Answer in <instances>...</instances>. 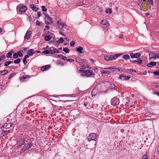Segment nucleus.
<instances>
[{
	"mask_svg": "<svg viewBox=\"0 0 159 159\" xmlns=\"http://www.w3.org/2000/svg\"><path fill=\"white\" fill-rule=\"evenodd\" d=\"M51 38H52L50 35H47L45 37L44 39L46 41H49Z\"/></svg>",
	"mask_w": 159,
	"mask_h": 159,
	"instance_id": "obj_27",
	"label": "nucleus"
},
{
	"mask_svg": "<svg viewBox=\"0 0 159 159\" xmlns=\"http://www.w3.org/2000/svg\"><path fill=\"white\" fill-rule=\"evenodd\" d=\"M130 55L132 58H137L141 56V54L139 53H131L130 54Z\"/></svg>",
	"mask_w": 159,
	"mask_h": 159,
	"instance_id": "obj_9",
	"label": "nucleus"
},
{
	"mask_svg": "<svg viewBox=\"0 0 159 159\" xmlns=\"http://www.w3.org/2000/svg\"><path fill=\"white\" fill-rule=\"evenodd\" d=\"M5 57V55H3L2 56L0 57V61H1V60L4 58Z\"/></svg>",
	"mask_w": 159,
	"mask_h": 159,
	"instance_id": "obj_50",
	"label": "nucleus"
},
{
	"mask_svg": "<svg viewBox=\"0 0 159 159\" xmlns=\"http://www.w3.org/2000/svg\"><path fill=\"white\" fill-rule=\"evenodd\" d=\"M43 53L45 54H48L49 53V50H46L43 51Z\"/></svg>",
	"mask_w": 159,
	"mask_h": 159,
	"instance_id": "obj_42",
	"label": "nucleus"
},
{
	"mask_svg": "<svg viewBox=\"0 0 159 159\" xmlns=\"http://www.w3.org/2000/svg\"><path fill=\"white\" fill-rule=\"evenodd\" d=\"M123 36L122 35V34H120L119 36V38L120 39H122L123 38Z\"/></svg>",
	"mask_w": 159,
	"mask_h": 159,
	"instance_id": "obj_56",
	"label": "nucleus"
},
{
	"mask_svg": "<svg viewBox=\"0 0 159 159\" xmlns=\"http://www.w3.org/2000/svg\"><path fill=\"white\" fill-rule=\"evenodd\" d=\"M15 151L16 152V153L17 152H18V153L17 154V155L19 154V150H18V149H16Z\"/></svg>",
	"mask_w": 159,
	"mask_h": 159,
	"instance_id": "obj_59",
	"label": "nucleus"
},
{
	"mask_svg": "<svg viewBox=\"0 0 159 159\" xmlns=\"http://www.w3.org/2000/svg\"><path fill=\"white\" fill-rule=\"evenodd\" d=\"M106 13H112V11H111V9H107L106 10Z\"/></svg>",
	"mask_w": 159,
	"mask_h": 159,
	"instance_id": "obj_38",
	"label": "nucleus"
},
{
	"mask_svg": "<svg viewBox=\"0 0 159 159\" xmlns=\"http://www.w3.org/2000/svg\"><path fill=\"white\" fill-rule=\"evenodd\" d=\"M14 53V52L13 51H11L6 54V56L8 58H10L12 56V54Z\"/></svg>",
	"mask_w": 159,
	"mask_h": 159,
	"instance_id": "obj_17",
	"label": "nucleus"
},
{
	"mask_svg": "<svg viewBox=\"0 0 159 159\" xmlns=\"http://www.w3.org/2000/svg\"><path fill=\"white\" fill-rule=\"evenodd\" d=\"M46 16L45 23L46 24L50 25L52 23L53 21L51 17L47 14H45Z\"/></svg>",
	"mask_w": 159,
	"mask_h": 159,
	"instance_id": "obj_6",
	"label": "nucleus"
},
{
	"mask_svg": "<svg viewBox=\"0 0 159 159\" xmlns=\"http://www.w3.org/2000/svg\"><path fill=\"white\" fill-rule=\"evenodd\" d=\"M76 61L79 63H82L84 62L83 60L79 57L76 58Z\"/></svg>",
	"mask_w": 159,
	"mask_h": 159,
	"instance_id": "obj_26",
	"label": "nucleus"
},
{
	"mask_svg": "<svg viewBox=\"0 0 159 159\" xmlns=\"http://www.w3.org/2000/svg\"><path fill=\"white\" fill-rule=\"evenodd\" d=\"M50 68V66L48 65L42 67H41V70L42 71H43L48 69Z\"/></svg>",
	"mask_w": 159,
	"mask_h": 159,
	"instance_id": "obj_14",
	"label": "nucleus"
},
{
	"mask_svg": "<svg viewBox=\"0 0 159 159\" xmlns=\"http://www.w3.org/2000/svg\"><path fill=\"white\" fill-rule=\"evenodd\" d=\"M29 78V76L28 75L26 76H24L23 77H20V80H21L22 81H26V79H28Z\"/></svg>",
	"mask_w": 159,
	"mask_h": 159,
	"instance_id": "obj_24",
	"label": "nucleus"
},
{
	"mask_svg": "<svg viewBox=\"0 0 159 159\" xmlns=\"http://www.w3.org/2000/svg\"><path fill=\"white\" fill-rule=\"evenodd\" d=\"M57 24L59 26L58 27L60 26H61L63 24V23H62L61 20H58L57 22Z\"/></svg>",
	"mask_w": 159,
	"mask_h": 159,
	"instance_id": "obj_40",
	"label": "nucleus"
},
{
	"mask_svg": "<svg viewBox=\"0 0 159 159\" xmlns=\"http://www.w3.org/2000/svg\"><path fill=\"white\" fill-rule=\"evenodd\" d=\"M66 61H68L71 62H73L74 61V60L73 59H67V60Z\"/></svg>",
	"mask_w": 159,
	"mask_h": 159,
	"instance_id": "obj_47",
	"label": "nucleus"
},
{
	"mask_svg": "<svg viewBox=\"0 0 159 159\" xmlns=\"http://www.w3.org/2000/svg\"><path fill=\"white\" fill-rule=\"evenodd\" d=\"M55 48L52 47L50 48L49 50V53L51 54H54V48Z\"/></svg>",
	"mask_w": 159,
	"mask_h": 159,
	"instance_id": "obj_30",
	"label": "nucleus"
},
{
	"mask_svg": "<svg viewBox=\"0 0 159 159\" xmlns=\"http://www.w3.org/2000/svg\"><path fill=\"white\" fill-rule=\"evenodd\" d=\"M29 57V56L28 55H26L24 58L23 59V63L24 65H26L27 64V61L26 59Z\"/></svg>",
	"mask_w": 159,
	"mask_h": 159,
	"instance_id": "obj_21",
	"label": "nucleus"
},
{
	"mask_svg": "<svg viewBox=\"0 0 159 159\" xmlns=\"http://www.w3.org/2000/svg\"><path fill=\"white\" fill-rule=\"evenodd\" d=\"M12 62V61H6L4 62V65L5 66H7Z\"/></svg>",
	"mask_w": 159,
	"mask_h": 159,
	"instance_id": "obj_31",
	"label": "nucleus"
},
{
	"mask_svg": "<svg viewBox=\"0 0 159 159\" xmlns=\"http://www.w3.org/2000/svg\"><path fill=\"white\" fill-rule=\"evenodd\" d=\"M93 61H94L92 59H91L90 60V62L91 63H93Z\"/></svg>",
	"mask_w": 159,
	"mask_h": 159,
	"instance_id": "obj_60",
	"label": "nucleus"
},
{
	"mask_svg": "<svg viewBox=\"0 0 159 159\" xmlns=\"http://www.w3.org/2000/svg\"><path fill=\"white\" fill-rule=\"evenodd\" d=\"M31 144L27 141H26L24 138L20 140V150L23 152L26 150L29 149L31 148Z\"/></svg>",
	"mask_w": 159,
	"mask_h": 159,
	"instance_id": "obj_1",
	"label": "nucleus"
},
{
	"mask_svg": "<svg viewBox=\"0 0 159 159\" xmlns=\"http://www.w3.org/2000/svg\"><path fill=\"white\" fill-rule=\"evenodd\" d=\"M26 51V49H24L22 51V52L24 53H25Z\"/></svg>",
	"mask_w": 159,
	"mask_h": 159,
	"instance_id": "obj_57",
	"label": "nucleus"
},
{
	"mask_svg": "<svg viewBox=\"0 0 159 159\" xmlns=\"http://www.w3.org/2000/svg\"><path fill=\"white\" fill-rule=\"evenodd\" d=\"M36 24L38 26H39L40 25V23L39 20H37L36 22Z\"/></svg>",
	"mask_w": 159,
	"mask_h": 159,
	"instance_id": "obj_48",
	"label": "nucleus"
},
{
	"mask_svg": "<svg viewBox=\"0 0 159 159\" xmlns=\"http://www.w3.org/2000/svg\"><path fill=\"white\" fill-rule=\"evenodd\" d=\"M32 32L28 30L25 34V38L27 39H29L30 38V35L31 34Z\"/></svg>",
	"mask_w": 159,
	"mask_h": 159,
	"instance_id": "obj_12",
	"label": "nucleus"
},
{
	"mask_svg": "<svg viewBox=\"0 0 159 159\" xmlns=\"http://www.w3.org/2000/svg\"><path fill=\"white\" fill-rule=\"evenodd\" d=\"M130 78V76H126L124 74H121L119 78L122 80H128Z\"/></svg>",
	"mask_w": 159,
	"mask_h": 159,
	"instance_id": "obj_8",
	"label": "nucleus"
},
{
	"mask_svg": "<svg viewBox=\"0 0 159 159\" xmlns=\"http://www.w3.org/2000/svg\"><path fill=\"white\" fill-rule=\"evenodd\" d=\"M34 53V50L33 49H30L28 50V54L29 55L32 56Z\"/></svg>",
	"mask_w": 159,
	"mask_h": 159,
	"instance_id": "obj_18",
	"label": "nucleus"
},
{
	"mask_svg": "<svg viewBox=\"0 0 159 159\" xmlns=\"http://www.w3.org/2000/svg\"><path fill=\"white\" fill-rule=\"evenodd\" d=\"M108 21L106 20H103L101 21V24L102 25L105 26L106 29H107L108 28Z\"/></svg>",
	"mask_w": 159,
	"mask_h": 159,
	"instance_id": "obj_11",
	"label": "nucleus"
},
{
	"mask_svg": "<svg viewBox=\"0 0 159 159\" xmlns=\"http://www.w3.org/2000/svg\"><path fill=\"white\" fill-rule=\"evenodd\" d=\"M155 58H159V53L154 56Z\"/></svg>",
	"mask_w": 159,
	"mask_h": 159,
	"instance_id": "obj_54",
	"label": "nucleus"
},
{
	"mask_svg": "<svg viewBox=\"0 0 159 159\" xmlns=\"http://www.w3.org/2000/svg\"><path fill=\"white\" fill-rule=\"evenodd\" d=\"M13 75H14V74L13 73H12V74H11L9 75L8 78L9 79H10V78H11L12 77V76H13Z\"/></svg>",
	"mask_w": 159,
	"mask_h": 159,
	"instance_id": "obj_53",
	"label": "nucleus"
},
{
	"mask_svg": "<svg viewBox=\"0 0 159 159\" xmlns=\"http://www.w3.org/2000/svg\"><path fill=\"white\" fill-rule=\"evenodd\" d=\"M12 128H13L12 125L11 123H6L3 125L1 128L3 131L4 133L6 131H8Z\"/></svg>",
	"mask_w": 159,
	"mask_h": 159,
	"instance_id": "obj_4",
	"label": "nucleus"
},
{
	"mask_svg": "<svg viewBox=\"0 0 159 159\" xmlns=\"http://www.w3.org/2000/svg\"><path fill=\"white\" fill-rule=\"evenodd\" d=\"M100 72L102 74H107L108 75L111 74V72L108 70L104 71L102 70H101Z\"/></svg>",
	"mask_w": 159,
	"mask_h": 159,
	"instance_id": "obj_20",
	"label": "nucleus"
},
{
	"mask_svg": "<svg viewBox=\"0 0 159 159\" xmlns=\"http://www.w3.org/2000/svg\"><path fill=\"white\" fill-rule=\"evenodd\" d=\"M66 28V25L65 23H63V24L61 26V27L59 26L58 28L59 29H62V30L64 31V29Z\"/></svg>",
	"mask_w": 159,
	"mask_h": 159,
	"instance_id": "obj_32",
	"label": "nucleus"
},
{
	"mask_svg": "<svg viewBox=\"0 0 159 159\" xmlns=\"http://www.w3.org/2000/svg\"><path fill=\"white\" fill-rule=\"evenodd\" d=\"M104 59L107 61H109L111 60L110 56H106L104 57Z\"/></svg>",
	"mask_w": 159,
	"mask_h": 159,
	"instance_id": "obj_34",
	"label": "nucleus"
},
{
	"mask_svg": "<svg viewBox=\"0 0 159 159\" xmlns=\"http://www.w3.org/2000/svg\"><path fill=\"white\" fill-rule=\"evenodd\" d=\"M41 12L40 11H38L37 12V15L38 16V17L39 18L41 16Z\"/></svg>",
	"mask_w": 159,
	"mask_h": 159,
	"instance_id": "obj_51",
	"label": "nucleus"
},
{
	"mask_svg": "<svg viewBox=\"0 0 159 159\" xmlns=\"http://www.w3.org/2000/svg\"><path fill=\"white\" fill-rule=\"evenodd\" d=\"M54 50H55L54 51V53H59V51L56 48H54Z\"/></svg>",
	"mask_w": 159,
	"mask_h": 159,
	"instance_id": "obj_49",
	"label": "nucleus"
},
{
	"mask_svg": "<svg viewBox=\"0 0 159 159\" xmlns=\"http://www.w3.org/2000/svg\"><path fill=\"white\" fill-rule=\"evenodd\" d=\"M155 56H154V57H151L150 58V59H155Z\"/></svg>",
	"mask_w": 159,
	"mask_h": 159,
	"instance_id": "obj_61",
	"label": "nucleus"
},
{
	"mask_svg": "<svg viewBox=\"0 0 159 159\" xmlns=\"http://www.w3.org/2000/svg\"><path fill=\"white\" fill-rule=\"evenodd\" d=\"M57 57L65 61H66L67 60L66 57L62 55H58Z\"/></svg>",
	"mask_w": 159,
	"mask_h": 159,
	"instance_id": "obj_22",
	"label": "nucleus"
},
{
	"mask_svg": "<svg viewBox=\"0 0 159 159\" xmlns=\"http://www.w3.org/2000/svg\"><path fill=\"white\" fill-rule=\"evenodd\" d=\"M63 51L66 53H68L70 51V50L67 48H63Z\"/></svg>",
	"mask_w": 159,
	"mask_h": 159,
	"instance_id": "obj_35",
	"label": "nucleus"
},
{
	"mask_svg": "<svg viewBox=\"0 0 159 159\" xmlns=\"http://www.w3.org/2000/svg\"><path fill=\"white\" fill-rule=\"evenodd\" d=\"M65 39L67 41H68L69 39L67 38H65Z\"/></svg>",
	"mask_w": 159,
	"mask_h": 159,
	"instance_id": "obj_62",
	"label": "nucleus"
},
{
	"mask_svg": "<svg viewBox=\"0 0 159 159\" xmlns=\"http://www.w3.org/2000/svg\"><path fill=\"white\" fill-rule=\"evenodd\" d=\"M27 9V8L26 6L22 5L21 6H20V13L25 12Z\"/></svg>",
	"mask_w": 159,
	"mask_h": 159,
	"instance_id": "obj_13",
	"label": "nucleus"
},
{
	"mask_svg": "<svg viewBox=\"0 0 159 159\" xmlns=\"http://www.w3.org/2000/svg\"><path fill=\"white\" fill-rule=\"evenodd\" d=\"M149 2L151 5L153 4V0H139L138 4L140 7H144L148 5V2Z\"/></svg>",
	"mask_w": 159,
	"mask_h": 159,
	"instance_id": "obj_3",
	"label": "nucleus"
},
{
	"mask_svg": "<svg viewBox=\"0 0 159 159\" xmlns=\"http://www.w3.org/2000/svg\"><path fill=\"white\" fill-rule=\"evenodd\" d=\"M121 54H115V55L116 56L117 58L119 56H120Z\"/></svg>",
	"mask_w": 159,
	"mask_h": 159,
	"instance_id": "obj_58",
	"label": "nucleus"
},
{
	"mask_svg": "<svg viewBox=\"0 0 159 159\" xmlns=\"http://www.w3.org/2000/svg\"><path fill=\"white\" fill-rule=\"evenodd\" d=\"M83 49V48L82 47H80L77 48L76 51L80 53H82L83 52L82 51Z\"/></svg>",
	"mask_w": 159,
	"mask_h": 159,
	"instance_id": "obj_29",
	"label": "nucleus"
},
{
	"mask_svg": "<svg viewBox=\"0 0 159 159\" xmlns=\"http://www.w3.org/2000/svg\"><path fill=\"white\" fill-rule=\"evenodd\" d=\"M8 72V71L7 70H4L3 71L1 70L0 71V73H1L2 75H5L7 74Z\"/></svg>",
	"mask_w": 159,
	"mask_h": 159,
	"instance_id": "obj_25",
	"label": "nucleus"
},
{
	"mask_svg": "<svg viewBox=\"0 0 159 159\" xmlns=\"http://www.w3.org/2000/svg\"><path fill=\"white\" fill-rule=\"evenodd\" d=\"M156 64V62H150L147 65V66L148 67H150L152 66H155Z\"/></svg>",
	"mask_w": 159,
	"mask_h": 159,
	"instance_id": "obj_19",
	"label": "nucleus"
},
{
	"mask_svg": "<svg viewBox=\"0 0 159 159\" xmlns=\"http://www.w3.org/2000/svg\"><path fill=\"white\" fill-rule=\"evenodd\" d=\"M19 56H20V51L18 52L17 53H14L13 55V58H16Z\"/></svg>",
	"mask_w": 159,
	"mask_h": 159,
	"instance_id": "obj_23",
	"label": "nucleus"
},
{
	"mask_svg": "<svg viewBox=\"0 0 159 159\" xmlns=\"http://www.w3.org/2000/svg\"><path fill=\"white\" fill-rule=\"evenodd\" d=\"M79 72L83 76H86L87 77H90L93 76L95 74L91 70H84L82 69H80L79 70Z\"/></svg>",
	"mask_w": 159,
	"mask_h": 159,
	"instance_id": "obj_2",
	"label": "nucleus"
},
{
	"mask_svg": "<svg viewBox=\"0 0 159 159\" xmlns=\"http://www.w3.org/2000/svg\"><path fill=\"white\" fill-rule=\"evenodd\" d=\"M17 10L18 12H20V6L18 5L17 7Z\"/></svg>",
	"mask_w": 159,
	"mask_h": 159,
	"instance_id": "obj_46",
	"label": "nucleus"
},
{
	"mask_svg": "<svg viewBox=\"0 0 159 159\" xmlns=\"http://www.w3.org/2000/svg\"><path fill=\"white\" fill-rule=\"evenodd\" d=\"M110 56L111 60L113 59H115L117 58L116 56L115 55V54L112 55H110Z\"/></svg>",
	"mask_w": 159,
	"mask_h": 159,
	"instance_id": "obj_36",
	"label": "nucleus"
},
{
	"mask_svg": "<svg viewBox=\"0 0 159 159\" xmlns=\"http://www.w3.org/2000/svg\"><path fill=\"white\" fill-rule=\"evenodd\" d=\"M59 33H60V34L62 35H63V36H66V35L64 34V33L61 31H59Z\"/></svg>",
	"mask_w": 159,
	"mask_h": 159,
	"instance_id": "obj_55",
	"label": "nucleus"
},
{
	"mask_svg": "<svg viewBox=\"0 0 159 159\" xmlns=\"http://www.w3.org/2000/svg\"><path fill=\"white\" fill-rule=\"evenodd\" d=\"M111 104L113 106H116L119 104V99L118 98H114L111 100Z\"/></svg>",
	"mask_w": 159,
	"mask_h": 159,
	"instance_id": "obj_7",
	"label": "nucleus"
},
{
	"mask_svg": "<svg viewBox=\"0 0 159 159\" xmlns=\"http://www.w3.org/2000/svg\"><path fill=\"white\" fill-rule=\"evenodd\" d=\"M49 29V26L48 25H47L45 26V28L44 29V30H48Z\"/></svg>",
	"mask_w": 159,
	"mask_h": 159,
	"instance_id": "obj_52",
	"label": "nucleus"
},
{
	"mask_svg": "<svg viewBox=\"0 0 159 159\" xmlns=\"http://www.w3.org/2000/svg\"><path fill=\"white\" fill-rule=\"evenodd\" d=\"M129 55L127 54H125L124 55L123 57V58L125 60H127L129 58Z\"/></svg>",
	"mask_w": 159,
	"mask_h": 159,
	"instance_id": "obj_33",
	"label": "nucleus"
},
{
	"mask_svg": "<svg viewBox=\"0 0 159 159\" xmlns=\"http://www.w3.org/2000/svg\"><path fill=\"white\" fill-rule=\"evenodd\" d=\"M153 73L154 74L156 75H159V71H158L157 72V71H154L153 72Z\"/></svg>",
	"mask_w": 159,
	"mask_h": 159,
	"instance_id": "obj_45",
	"label": "nucleus"
},
{
	"mask_svg": "<svg viewBox=\"0 0 159 159\" xmlns=\"http://www.w3.org/2000/svg\"><path fill=\"white\" fill-rule=\"evenodd\" d=\"M64 42V39L62 38H61L57 41L58 43H62Z\"/></svg>",
	"mask_w": 159,
	"mask_h": 159,
	"instance_id": "obj_37",
	"label": "nucleus"
},
{
	"mask_svg": "<svg viewBox=\"0 0 159 159\" xmlns=\"http://www.w3.org/2000/svg\"><path fill=\"white\" fill-rule=\"evenodd\" d=\"M132 72H134L136 73V71L135 70H133L132 69H127V71H126L127 73H128L130 74H132Z\"/></svg>",
	"mask_w": 159,
	"mask_h": 159,
	"instance_id": "obj_28",
	"label": "nucleus"
},
{
	"mask_svg": "<svg viewBox=\"0 0 159 159\" xmlns=\"http://www.w3.org/2000/svg\"><path fill=\"white\" fill-rule=\"evenodd\" d=\"M142 60L140 58H139L137 60L130 61V62L132 63L134 62H137L139 64H141L142 62Z\"/></svg>",
	"mask_w": 159,
	"mask_h": 159,
	"instance_id": "obj_15",
	"label": "nucleus"
},
{
	"mask_svg": "<svg viewBox=\"0 0 159 159\" xmlns=\"http://www.w3.org/2000/svg\"><path fill=\"white\" fill-rule=\"evenodd\" d=\"M97 135L94 133H92L90 134L88 137L87 140L88 141H89L92 140L96 141Z\"/></svg>",
	"mask_w": 159,
	"mask_h": 159,
	"instance_id": "obj_5",
	"label": "nucleus"
},
{
	"mask_svg": "<svg viewBox=\"0 0 159 159\" xmlns=\"http://www.w3.org/2000/svg\"><path fill=\"white\" fill-rule=\"evenodd\" d=\"M14 62L16 64L19 63L20 62V58H18L17 59L14 60Z\"/></svg>",
	"mask_w": 159,
	"mask_h": 159,
	"instance_id": "obj_39",
	"label": "nucleus"
},
{
	"mask_svg": "<svg viewBox=\"0 0 159 159\" xmlns=\"http://www.w3.org/2000/svg\"><path fill=\"white\" fill-rule=\"evenodd\" d=\"M156 94L159 96V92H156Z\"/></svg>",
	"mask_w": 159,
	"mask_h": 159,
	"instance_id": "obj_64",
	"label": "nucleus"
},
{
	"mask_svg": "<svg viewBox=\"0 0 159 159\" xmlns=\"http://www.w3.org/2000/svg\"><path fill=\"white\" fill-rule=\"evenodd\" d=\"M42 11H46L47 9L46 7L44 6H42Z\"/></svg>",
	"mask_w": 159,
	"mask_h": 159,
	"instance_id": "obj_41",
	"label": "nucleus"
},
{
	"mask_svg": "<svg viewBox=\"0 0 159 159\" xmlns=\"http://www.w3.org/2000/svg\"><path fill=\"white\" fill-rule=\"evenodd\" d=\"M29 20L30 21L31 20V17L30 16H29Z\"/></svg>",
	"mask_w": 159,
	"mask_h": 159,
	"instance_id": "obj_63",
	"label": "nucleus"
},
{
	"mask_svg": "<svg viewBox=\"0 0 159 159\" xmlns=\"http://www.w3.org/2000/svg\"><path fill=\"white\" fill-rule=\"evenodd\" d=\"M142 159H148L147 155H144L142 157Z\"/></svg>",
	"mask_w": 159,
	"mask_h": 159,
	"instance_id": "obj_43",
	"label": "nucleus"
},
{
	"mask_svg": "<svg viewBox=\"0 0 159 159\" xmlns=\"http://www.w3.org/2000/svg\"><path fill=\"white\" fill-rule=\"evenodd\" d=\"M103 69L105 70H113L115 69V70H117L118 71H122L123 70L119 68H116L115 67L112 66L109 67L103 68Z\"/></svg>",
	"mask_w": 159,
	"mask_h": 159,
	"instance_id": "obj_10",
	"label": "nucleus"
},
{
	"mask_svg": "<svg viewBox=\"0 0 159 159\" xmlns=\"http://www.w3.org/2000/svg\"><path fill=\"white\" fill-rule=\"evenodd\" d=\"M75 44V42L74 41H72L70 43V44L71 46H73Z\"/></svg>",
	"mask_w": 159,
	"mask_h": 159,
	"instance_id": "obj_44",
	"label": "nucleus"
},
{
	"mask_svg": "<svg viewBox=\"0 0 159 159\" xmlns=\"http://www.w3.org/2000/svg\"><path fill=\"white\" fill-rule=\"evenodd\" d=\"M30 7L33 11H37L38 10V8L36 7V5L34 4L31 5Z\"/></svg>",
	"mask_w": 159,
	"mask_h": 159,
	"instance_id": "obj_16",
	"label": "nucleus"
}]
</instances>
